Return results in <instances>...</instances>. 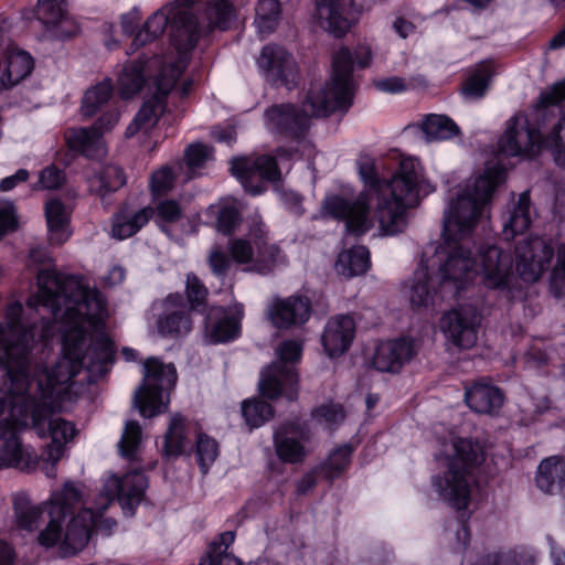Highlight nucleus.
<instances>
[{
	"mask_svg": "<svg viewBox=\"0 0 565 565\" xmlns=\"http://www.w3.org/2000/svg\"><path fill=\"white\" fill-rule=\"evenodd\" d=\"M447 470L434 479L439 495L457 510L468 508L473 470L484 460L482 447L468 438L454 437L444 444Z\"/></svg>",
	"mask_w": 565,
	"mask_h": 565,
	"instance_id": "6e6552de",
	"label": "nucleus"
},
{
	"mask_svg": "<svg viewBox=\"0 0 565 565\" xmlns=\"http://www.w3.org/2000/svg\"><path fill=\"white\" fill-rule=\"evenodd\" d=\"M64 181V171L55 166H49L41 170L39 174V181L33 184L32 189L35 191L55 190L62 186Z\"/></svg>",
	"mask_w": 565,
	"mask_h": 565,
	"instance_id": "4d7b16f0",
	"label": "nucleus"
},
{
	"mask_svg": "<svg viewBox=\"0 0 565 565\" xmlns=\"http://www.w3.org/2000/svg\"><path fill=\"white\" fill-rule=\"evenodd\" d=\"M375 87L384 93L397 94L407 89L406 79L399 76H391L379 79L374 83Z\"/></svg>",
	"mask_w": 565,
	"mask_h": 565,
	"instance_id": "e2e57ef3",
	"label": "nucleus"
},
{
	"mask_svg": "<svg viewBox=\"0 0 565 565\" xmlns=\"http://www.w3.org/2000/svg\"><path fill=\"white\" fill-rule=\"evenodd\" d=\"M140 441V425L138 424V422L135 420L127 422L120 441L118 444L121 456L129 460H134L137 456Z\"/></svg>",
	"mask_w": 565,
	"mask_h": 565,
	"instance_id": "603ef678",
	"label": "nucleus"
},
{
	"mask_svg": "<svg viewBox=\"0 0 565 565\" xmlns=\"http://www.w3.org/2000/svg\"><path fill=\"white\" fill-rule=\"evenodd\" d=\"M152 216L151 207H143L134 213L120 211L113 216L111 236L119 241L129 238L147 225Z\"/></svg>",
	"mask_w": 565,
	"mask_h": 565,
	"instance_id": "e433bc0d",
	"label": "nucleus"
},
{
	"mask_svg": "<svg viewBox=\"0 0 565 565\" xmlns=\"http://www.w3.org/2000/svg\"><path fill=\"white\" fill-rule=\"evenodd\" d=\"M479 256L482 284L512 298L516 278L511 255L495 245H488L480 248Z\"/></svg>",
	"mask_w": 565,
	"mask_h": 565,
	"instance_id": "f3484780",
	"label": "nucleus"
},
{
	"mask_svg": "<svg viewBox=\"0 0 565 565\" xmlns=\"http://www.w3.org/2000/svg\"><path fill=\"white\" fill-rule=\"evenodd\" d=\"M66 142L72 150L90 159H102L107 149L102 134L93 125L90 128H72L66 132Z\"/></svg>",
	"mask_w": 565,
	"mask_h": 565,
	"instance_id": "2f4dec72",
	"label": "nucleus"
},
{
	"mask_svg": "<svg viewBox=\"0 0 565 565\" xmlns=\"http://www.w3.org/2000/svg\"><path fill=\"white\" fill-rule=\"evenodd\" d=\"M195 456L202 473H207L209 468L218 456L217 441L206 434H199L195 445Z\"/></svg>",
	"mask_w": 565,
	"mask_h": 565,
	"instance_id": "3c124183",
	"label": "nucleus"
},
{
	"mask_svg": "<svg viewBox=\"0 0 565 565\" xmlns=\"http://www.w3.org/2000/svg\"><path fill=\"white\" fill-rule=\"evenodd\" d=\"M15 556L14 548L6 541L0 540V565H13Z\"/></svg>",
	"mask_w": 565,
	"mask_h": 565,
	"instance_id": "774afa93",
	"label": "nucleus"
},
{
	"mask_svg": "<svg viewBox=\"0 0 565 565\" xmlns=\"http://www.w3.org/2000/svg\"><path fill=\"white\" fill-rule=\"evenodd\" d=\"M175 62L172 61L169 64L162 61L160 56H153L147 61H139L128 63L124 66L122 71L118 75L117 84L118 90L122 98H130L141 90L143 87L146 79L150 78L148 74L151 68H159L157 75H159L162 70H166V76L170 75L171 65Z\"/></svg>",
	"mask_w": 565,
	"mask_h": 565,
	"instance_id": "a878e982",
	"label": "nucleus"
},
{
	"mask_svg": "<svg viewBox=\"0 0 565 565\" xmlns=\"http://www.w3.org/2000/svg\"><path fill=\"white\" fill-rule=\"evenodd\" d=\"M210 158L211 149L203 143L191 145L185 151V162L193 174L195 170L202 168Z\"/></svg>",
	"mask_w": 565,
	"mask_h": 565,
	"instance_id": "052dcab7",
	"label": "nucleus"
},
{
	"mask_svg": "<svg viewBox=\"0 0 565 565\" xmlns=\"http://www.w3.org/2000/svg\"><path fill=\"white\" fill-rule=\"evenodd\" d=\"M185 419L175 414L168 425L162 447V455L166 458H178L184 454L188 441L184 435Z\"/></svg>",
	"mask_w": 565,
	"mask_h": 565,
	"instance_id": "a19ab883",
	"label": "nucleus"
},
{
	"mask_svg": "<svg viewBox=\"0 0 565 565\" xmlns=\"http://www.w3.org/2000/svg\"><path fill=\"white\" fill-rule=\"evenodd\" d=\"M353 57L348 47H341L332 56V76L323 87L311 88L301 108L280 104L265 111L267 127L286 138L299 140L309 129L311 117H324L334 111H347L354 96Z\"/></svg>",
	"mask_w": 565,
	"mask_h": 565,
	"instance_id": "20e7f679",
	"label": "nucleus"
},
{
	"mask_svg": "<svg viewBox=\"0 0 565 565\" xmlns=\"http://www.w3.org/2000/svg\"><path fill=\"white\" fill-rule=\"evenodd\" d=\"M504 180L503 167H487L482 174L469 180L465 190L450 200L444 215V243L436 249L439 260L438 276L443 288L451 285L459 291L478 273L468 237L486 214L495 189Z\"/></svg>",
	"mask_w": 565,
	"mask_h": 565,
	"instance_id": "7ed1b4c3",
	"label": "nucleus"
},
{
	"mask_svg": "<svg viewBox=\"0 0 565 565\" xmlns=\"http://www.w3.org/2000/svg\"><path fill=\"white\" fill-rule=\"evenodd\" d=\"M227 249L231 257L218 245L207 256L210 269L218 278L227 275L232 260L245 266L244 271L259 275H267L286 263V255L279 245L270 241L269 230L258 214L248 218L246 236L231 239Z\"/></svg>",
	"mask_w": 565,
	"mask_h": 565,
	"instance_id": "0eeeda50",
	"label": "nucleus"
},
{
	"mask_svg": "<svg viewBox=\"0 0 565 565\" xmlns=\"http://www.w3.org/2000/svg\"><path fill=\"white\" fill-rule=\"evenodd\" d=\"M163 312L157 321V328L162 337L178 339L185 337L192 330L190 308L181 294H170L163 301Z\"/></svg>",
	"mask_w": 565,
	"mask_h": 565,
	"instance_id": "b1692460",
	"label": "nucleus"
},
{
	"mask_svg": "<svg viewBox=\"0 0 565 565\" xmlns=\"http://www.w3.org/2000/svg\"><path fill=\"white\" fill-rule=\"evenodd\" d=\"M113 96L111 79L106 78L89 88L82 100L81 111L84 117H93Z\"/></svg>",
	"mask_w": 565,
	"mask_h": 565,
	"instance_id": "49530a36",
	"label": "nucleus"
},
{
	"mask_svg": "<svg viewBox=\"0 0 565 565\" xmlns=\"http://www.w3.org/2000/svg\"><path fill=\"white\" fill-rule=\"evenodd\" d=\"M465 401L469 408L478 414H493L503 405V393L497 386L476 382L466 387Z\"/></svg>",
	"mask_w": 565,
	"mask_h": 565,
	"instance_id": "c756f323",
	"label": "nucleus"
},
{
	"mask_svg": "<svg viewBox=\"0 0 565 565\" xmlns=\"http://www.w3.org/2000/svg\"><path fill=\"white\" fill-rule=\"evenodd\" d=\"M416 354L412 340L402 338L381 343L374 353L373 365L380 372H398Z\"/></svg>",
	"mask_w": 565,
	"mask_h": 565,
	"instance_id": "cd10ccee",
	"label": "nucleus"
},
{
	"mask_svg": "<svg viewBox=\"0 0 565 565\" xmlns=\"http://www.w3.org/2000/svg\"><path fill=\"white\" fill-rule=\"evenodd\" d=\"M170 25L175 30L173 44L178 51L177 56L168 55L161 57L166 64L177 62L180 56H188L199 40L198 21L192 12L186 8H174L171 3L167 4L153 12L145 22L132 40L130 50L127 54L135 53L139 47L153 42L160 38Z\"/></svg>",
	"mask_w": 565,
	"mask_h": 565,
	"instance_id": "9d476101",
	"label": "nucleus"
},
{
	"mask_svg": "<svg viewBox=\"0 0 565 565\" xmlns=\"http://www.w3.org/2000/svg\"><path fill=\"white\" fill-rule=\"evenodd\" d=\"M359 174L365 189L350 196L349 190L340 194H327L321 204V214L343 221L349 234L361 236L373 226L371 209L376 202L374 217L382 235L393 236L407 226V210L415 207L422 196L435 189L424 179L423 167L415 158H403L396 174L385 181L379 178L373 163L359 166Z\"/></svg>",
	"mask_w": 565,
	"mask_h": 565,
	"instance_id": "f03ea898",
	"label": "nucleus"
},
{
	"mask_svg": "<svg viewBox=\"0 0 565 565\" xmlns=\"http://www.w3.org/2000/svg\"><path fill=\"white\" fill-rule=\"evenodd\" d=\"M152 211L157 216V221L161 224L177 223L183 216V209L180 202L172 199H164L159 201Z\"/></svg>",
	"mask_w": 565,
	"mask_h": 565,
	"instance_id": "6e6d98bb",
	"label": "nucleus"
},
{
	"mask_svg": "<svg viewBox=\"0 0 565 565\" xmlns=\"http://www.w3.org/2000/svg\"><path fill=\"white\" fill-rule=\"evenodd\" d=\"M206 214L209 217L214 218L216 231L223 235H232L242 222L239 203L232 198L211 204L206 210Z\"/></svg>",
	"mask_w": 565,
	"mask_h": 565,
	"instance_id": "473e14b6",
	"label": "nucleus"
},
{
	"mask_svg": "<svg viewBox=\"0 0 565 565\" xmlns=\"http://www.w3.org/2000/svg\"><path fill=\"white\" fill-rule=\"evenodd\" d=\"M36 278L39 303L64 324L62 354L50 366L35 363L34 383L21 372L13 373L10 390L15 394L29 390L32 427L40 438H51L43 450L44 470L49 478H55L56 463L78 433L73 422L56 413L70 411L86 392L84 383L74 381L83 367L95 374L108 371L115 347L105 333L92 338L85 329L86 323L99 329L107 317V301L98 289L86 286L79 276L53 269L40 270Z\"/></svg>",
	"mask_w": 565,
	"mask_h": 565,
	"instance_id": "f257e3e1",
	"label": "nucleus"
},
{
	"mask_svg": "<svg viewBox=\"0 0 565 565\" xmlns=\"http://www.w3.org/2000/svg\"><path fill=\"white\" fill-rule=\"evenodd\" d=\"M28 426L25 403L13 404L9 417L0 420V469L15 468L32 471L36 468L39 458L32 447H24L19 434Z\"/></svg>",
	"mask_w": 565,
	"mask_h": 565,
	"instance_id": "ddd939ff",
	"label": "nucleus"
},
{
	"mask_svg": "<svg viewBox=\"0 0 565 565\" xmlns=\"http://www.w3.org/2000/svg\"><path fill=\"white\" fill-rule=\"evenodd\" d=\"M536 487L550 495H559L565 508V459L551 456L543 459L535 473Z\"/></svg>",
	"mask_w": 565,
	"mask_h": 565,
	"instance_id": "c85d7f7f",
	"label": "nucleus"
},
{
	"mask_svg": "<svg viewBox=\"0 0 565 565\" xmlns=\"http://www.w3.org/2000/svg\"><path fill=\"white\" fill-rule=\"evenodd\" d=\"M505 552H493L479 557L473 565H508Z\"/></svg>",
	"mask_w": 565,
	"mask_h": 565,
	"instance_id": "338daca9",
	"label": "nucleus"
},
{
	"mask_svg": "<svg viewBox=\"0 0 565 565\" xmlns=\"http://www.w3.org/2000/svg\"><path fill=\"white\" fill-rule=\"evenodd\" d=\"M206 15L211 25L225 31L231 26L235 10L230 0H206Z\"/></svg>",
	"mask_w": 565,
	"mask_h": 565,
	"instance_id": "09e8293b",
	"label": "nucleus"
},
{
	"mask_svg": "<svg viewBox=\"0 0 565 565\" xmlns=\"http://www.w3.org/2000/svg\"><path fill=\"white\" fill-rule=\"evenodd\" d=\"M316 14L320 25L335 38L343 36L350 29L339 0H316Z\"/></svg>",
	"mask_w": 565,
	"mask_h": 565,
	"instance_id": "f704fd0d",
	"label": "nucleus"
},
{
	"mask_svg": "<svg viewBox=\"0 0 565 565\" xmlns=\"http://www.w3.org/2000/svg\"><path fill=\"white\" fill-rule=\"evenodd\" d=\"M481 320L482 316L476 307L461 305L443 315L440 329L448 342L468 350L477 343Z\"/></svg>",
	"mask_w": 565,
	"mask_h": 565,
	"instance_id": "a211bd4d",
	"label": "nucleus"
},
{
	"mask_svg": "<svg viewBox=\"0 0 565 565\" xmlns=\"http://www.w3.org/2000/svg\"><path fill=\"white\" fill-rule=\"evenodd\" d=\"M120 113L118 109H110L103 114L95 122V128L103 135L110 131L119 121Z\"/></svg>",
	"mask_w": 565,
	"mask_h": 565,
	"instance_id": "0e129e2a",
	"label": "nucleus"
},
{
	"mask_svg": "<svg viewBox=\"0 0 565 565\" xmlns=\"http://www.w3.org/2000/svg\"><path fill=\"white\" fill-rule=\"evenodd\" d=\"M85 181L89 194L98 198L103 205H109V196L126 184L127 178L121 167L107 163L88 169Z\"/></svg>",
	"mask_w": 565,
	"mask_h": 565,
	"instance_id": "393cba45",
	"label": "nucleus"
},
{
	"mask_svg": "<svg viewBox=\"0 0 565 565\" xmlns=\"http://www.w3.org/2000/svg\"><path fill=\"white\" fill-rule=\"evenodd\" d=\"M30 173L26 169H19L14 174L6 177L0 182V191L7 192L14 189L18 184L26 182Z\"/></svg>",
	"mask_w": 565,
	"mask_h": 565,
	"instance_id": "69168bd1",
	"label": "nucleus"
},
{
	"mask_svg": "<svg viewBox=\"0 0 565 565\" xmlns=\"http://www.w3.org/2000/svg\"><path fill=\"white\" fill-rule=\"evenodd\" d=\"M281 8L278 0H259L256 7L255 25L262 38L273 33L280 20Z\"/></svg>",
	"mask_w": 565,
	"mask_h": 565,
	"instance_id": "a18cd8bd",
	"label": "nucleus"
},
{
	"mask_svg": "<svg viewBox=\"0 0 565 565\" xmlns=\"http://www.w3.org/2000/svg\"><path fill=\"white\" fill-rule=\"evenodd\" d=\"M185 294L189 301L188 307L191 311L205 303L209 290L194 273H189L185 281Z\"/></svg>",
	"mask_w": 565,
	"mask_h": 565,
	"instance_id": "5fc2aeb1",
	"label": "nucleus"
},
{
	"mask_svg": "<svg viewBox=\"0 0 565 565\" xmlns=\"http://www.w3.org/2000/svg\"><path fill=\"white\" fill-rule=\"evenodd\" d=\"M266 315L275 328L289 329L309 320L311 302L308 297L300 295H291L286 298L276 296L268 303Z\"/></svg>",
	"mask_w": 565,
	"mask_h": 565,
	"instance_id": "5701e85b",
	"label": "nucleus"
},
{
	"mask_svg": "<svg viewBox=\"0 0 565 565\" xmlns=\"http://www.w3.org/2000/svg\"><path fill=\"white\" fill-rule=\"evenodd\" d=\"M23 307L14 301L7 306L4 323H0V366L7 370V379L3 383V392L7 398L0 397V417L10 416L12 405L25 403L26 415L30 408L29 390L15 394L11 392V375L22 373L29 383H34V365L30 362L29 355L34 342V326L26 324L23 319Z\"/></svg>",
	"mask_w": 565,
	"mask_h": 565,
	"instance_id": "423d86ee",
	"label": "nucleus"
},
{
	"mask_svg": "<svg viewBox=\"0 0 565 565\" xmlns=\"http://www.w3.org/2000/svg\"><path fill=\"white\" fill-rule=\"evenodd\" d=\"M554 249L541 237H530L515 247L516 270L522 280L535 282L551 265Z\"/></svg>",
	"mask_w": 565,
	"mask_h": 565,
	"instance_id": "412c9836",
	"label": "nucleus"
},
{
	"mask_svg": "<svg viewBox=\"0 0 565 565\" xmlns=\"http://www.w3.org/2000/svg\"><path fill=\"white\" fill-rule=\"evenodd\" d=\"M260 75L271 86L292 89L298 82V67L294 56L278 44L265 45L256 58Z\"/></svg>",
	"mask_w": 565,
	"mask_h": 565,
	"instance_id": "aec40b11",
	"label": "nucleus"
},
{
	"mask_svg": "<svg viewBox=\"0 0 565 565\" xmlns=\"http://www.w3.org/2000/svg\"><path fill=\"white\" fill-rule=\"evenodd\" d=\"M493 76V63L484 61L478 64L463 82L461 93L467 99H480L489 88Z\"/></svg>",
	"mask_w": 565,
	"mask_h": 565,
	"instance_id": "ea45409f",
	"label": "nucleus"
},
{
	"mask_svg": "<svg viewBox=\"0 0 565 565\" xmlns=\"http://www.w3.org/2000/svg\"><path fill=\"white\" fill-rule=\"evenodd\" d=\"M178 380L175 366L150 356L143 362V383L136 391L134 404L143 417L151 418L167 409L169 392Z\"/></svg>",
	"mask_w": 565,
	"mask_h": 565,
	"instance_id": "f8f14e48",
	"label": "nucleus"
},
{
	"mask_svg": "<svg viewBox=\"0 0 565 565\" xmlns=\"http://www.w3.org/2000/svg\"><path fill=\"white\" fill-rule=\"evenodd\" d=\"M355 335V321L350 315L330 318L321 335L324 352L338 358L349 350Z\"/></svg>",
	"mask_w": 565,
	"mask_h": 565,
	"instance_id": "bb28decb",
	"label": "nucleus"
},
{
	"mask_svg": "<svg viewBox=\"0 0 565 565\" xmlns=\"http://www.w3.org/2000/svg\"><path fill=\"white\" fill-rule=\"evenodd\" d=\"M174 174L171 168L164 166L151 174L150 190L153 195H163L172 190Z\"/></svg>",
	"mask_w": 565,
	"mask_h": 565,
	"instance_id": "bf43d9fd",
	"label": "nucleus"
},
{
	"mask_svg": "<svg viewBox=\"0 0 565 565\" xmlns=\"http://www.w3.org/2000/svg\"><path fill=\"white\" fill-rule=\"evenodd\" d=\"M33 67V57L28 52L9 51L6 67L0 75V88H12L29 76Z\"/></svg>",
	"mask_w": 565,
	"mask_h": 565,
	"instance_id": "c9c22d12",
	"label": "nucleus"
},
{
	"mask_svg": "<svg viewBox=\"0 0 565 565\" xmlns=\"http://www.w3.org/2000/svg\"><path fill=\"white\" fill-rule=\"evenodd\" d=\"M278 361L264 367L259 377V391L267 398L275 399L285 396L296 401L299 393V376L295 364L300 361L302 343L297 340H286L276 349Z\"/></svg>",
	"mask_w": 565,
	"mask_h": 565,
	"instance_id": "9b49d317",
	"label": "nucleus"
},
{
	"mask_svg": "<svg viewBox=\"0 0 565 565\" xmlns=\"http://www.w3.org/2000/svg\"><path fill=\"white\" fill-rule=\"evenodd\" d=\"M14 529L28 534L34 533L40 524L42 514L49 512V500L33 504L25 493H17L12 499Z\"/></svg>",
	"mask_w": 565,
	"mask_h": 565,
	"instance_id": "7c9ffc66",
	"label": "nucleus"
},
{
	"mask_svg": "<svg viewBox=\"0 0 565 565\" xmlns=\"http://www.w3.org/2000/svg\"><path fill=\"white\" fill-rule=\"evenodd\" d=\"M420 128L428 140H447L460 135L459 126L446 115H426Z\"/></svg>",
	"mask_w": 565,
	"mask_h": 565,
	"instance_id": "79ce46f5",
	"label": "nucleus"
},
{
	"mask_svg": "<svg viewBox=\"0 0 565 565\" xmlns=\"http://www.w3.org/2000/svg\"><path fill=\"white\" fill-rule=\"evenodd\" d=\"M242 415L250 429L263 426L273 418L274 408L271 404L262 398L245 399L242 403Z\"/></svg>",
	"mask_w": 565,
	"mask_h": 565,
	"instance_id": "de8ad7c7",
	"label": "nucleus"
},
{
	"mask_svg": "<svg viewBox=\"0 0 565 565\" xmlns=\"http://www.w3.org/2000/svg\"><path fill=\"white\" fill-rule=\"evenodd\" d=\"M149 486L148 478L138 470L127 472L122 477L116 475L106 479L97 497L95 509L84 508L67 523L63 550L65 554H75L88 543L94 529L105 530L107 534L116 526L113 519H103V513L118 500L124 512L128 515L135 513Z\"/></svg>",
	"mask_w": 565,
	"mask_h": 565,
	"instance_id": "39448f33",
	"label": "nucleus"
},
{
	"mask_svg": "<svg viewBox=\"0 0 565 565\" xmlns=\"http://www.w3.org/2000/svg\"><path fill=\"white\" fill-rule=\"evenodd\" d=\"M354 448L350 444H343L334 448L324 462L317 470L328 480L332 481L349 467Z\"/></svg>",
	"mask_w": 565,
	"mask_h": 565,
	"instance_id": "c03bdc74",
	"label": "nucleus"
},
{
	"mask_svg": "<svg viewBox=\"0 0 565 565\" xmlns=\"http://www.w3.org/2000/svg\"><path fill=\"white\" fill-rule=\"evenodd\" d=\"M541 125L532 122L525 113L513 115L507 120L504 132L498 141L500 153L531 159L548 149L555 163L565 167V116L545 138L541 135Z\"/></svg>",
	"mask_w": 565,
	"mask_h": 565,
	"instance_id": "1a4fd4ad",
	"label": "nucleus"
},
{
	"mask_svg": "<svg viewBox=\"0 0 565 565\" xmlns=\"http://www.w3.org/2000/svg\"><path fill=\"white\" fill-rule=\"evenodd\" d=\"M532 222L530 191L519 195L518 202L509 212L503 223L502 236L505 241L514 239L529 230Z\"/></svg>",
	"mask_w": 565,
	"mask_h": 565,
	"instance_id": "72a5a7b5",
	"label": "nucleus"
},
{
	"mask_svg": "<svg viewBox=\"0 0 565 565\" xmlns=\"http://www.w3.org/2000/svg\"><path fill=\"white\" fill-rule=\"evenodd\" d=\"M186 66L188 57L180 56L178 61L171 65L169 76H166L164 68L159 75L153 76V96L143 103L134 120L127 127L125 132L126 138H131L138 132L148 134L157 125L160 116L164 113L167 95L174 87L178 78Z\"/></svg>",
	"mask_w": 565,
	"mask_h": 565,
	"instance_id": "4468645a",
	"label": "nucleus"
},
{
	"mask_svg": "<svg viewBox=\"0 0 565 565\" xmlns=\"http://www.w3.org/2000/svg\"><path fill=\"white\" fill-rule=\"evenodd\" d=\"M231 171L245 191L252 195L262 194L266 190L264 181L278 182L281 180L277 159L270 154L256 158H235L232 160Z\"/></svg>",
	"mask_w": 565,
	"mask_h": 565,
	"instance_id": "2eb2a0df",
	"label": "nucleus"
},
{
	"mask_svg": "<svg viewBox=\"0 0 565 565\" xmlns=\"http://www.w3.org/2000/svg\"><path fill=\"white\" fill-rule=\"evenodd\" d=\"M370 252L365 246H353L338 255L337 271L345 277H354L366 273L370 268Z\"/></svg>",
	"mask_w": 565,
	"mask_h": 565,
	"instance_id": "58836bf2",
	"label": "nucleus"
},
{
	"mask_svg": "<svg viewBox=\"0 0 565 565\" xmlns=\"http://www.w3.org/2000/svg\"><path fill=\"white\" fill-rule=\"evenodd\" d=\"M45 217L51 242L63 244L70 237L67 230L70 213L64 203L57 199L46 202Z\"/></svg>",
	"mask_w": 565,
	"mask_h": 565,
	"instance_id": "4c0bfd02",
	"label": "nucleus"
},
{
	"mask_svg": "<svg viewBox=\"0 0 565 565\" xmlns=\"http://www.w3.org/2000/svg\"><path fill=\"white\" fill-rule=\"evenodd\" d=\"M565 102V78L558 83H555L548 89L542 92L539 96L536 104L534 105V111L540 113L541 110L558 105Z\"/></svg>",
	"mask_w": 565,
	"mask_h": 565,
	"instance_id": "13d9d810",
	"label": "nucleus"
},
{
	"mask_svg": "<svg viewBox=\"0 0 565 565\" xmlns=\"http://www.w3.org/2000/svg\"><path fill=\"white\" fill-rule=\"evenodd\" d=\"M64 0H38V20L47 29L58 25L65 19Z\"/></svg>",
	"mask_w": 565,
	"mask_h": 565,
	"instance_id": "8fccbe9b",
	"label": "nucleus"
},
{
	"mask_svg": "<svg viewBox=\"0 0 565 565\" xmlns=\"http://www.w3.org/2000/svg\"><path fill=\"white\" fill-rule=\"evenodd\" d=\"M508 565H535L536 554L532 548L519 546L507 551Z\"/></svg>",
	"mask_w": 565,
	"mask_h": 565,
	"instance_id": "680f3d73",
	"label": "nucleus"
},
{
	"mask_svg": "<svg viewBox=\"0 0 565 565\" xmlns=\"http://www.w3.org/2000/svg\"><path fill=\"white\" fill-rule=\"evenodd\" d=\"M273 441L277 457L285 463H302L311 452L310 428L306 422L298 418L286 420L277 426Z\"/></svg>",
	"mask_w": 565,
	"mask_h": 565,
	"instance_id": "dca6fc26",
	"label": "nucleus"
},
{
	"mask_svg": "<svg viewBox=\"0 0 565 565\" xmlns=\"http://www.w3.org/2000/svg\"><path fill=\"white\" fill-rule=\"evenodd\" d=\"M436 289L431 286V278L428 275V268L423 263L414 273L413 284L411 286L409 300L415 307H427L434 303Z\"/></svg>",
	"mask_w": 565,
	"mask_h": 565,
	"instance_id": "37998d69",
	"label": "nucleus"
},
{
	"mask_svg": "<svg viewBox=\"0 0 565 565\" xmlns=\"http://www.w3.org/2000/svg\"><path fill=\"white\" fill-rule=\"evenodd\" d=\"M311 416L319 423H324L329 428H332L344 420L345 412L341 404L329 402L313 408Z\"/></svg>",
	"mask_w": 565,
	"mask_h": 565,
	"instance_id": "864d4df0",
	"label": "nucleus"
},
{
	"mask_svg": "<svg viewBox=\"0 0 565 565\" xmlns=\"http://www.w3.org/2000/svg\"><path fill=\"white\" fill-rule=\"evenodd\" d=\"M82 498L81 487L72 481H66L61 490L52 492L47 512L50 521L36 537L41 546L52 547L62 539V523Z\"/></svg>",
	"mask_w": 565,
	"mask_h": 565,
	"instance_id": "6ab92c4d",
	"label": "nucleus"
},
{
	"mask_svg": "<svg viewBox=\"0 0 565 565\" xmlns=\"http://www.w3.org/2000/svg\"><path fill=\"white\" fill-rule=\"evenodd\" d=\"M243 317L244 310L241 305L211 307L204 324L206 341L218 344L236 340L241 335Z\"/></svg>",
	"mask_w": 565,
	"mask_h": 565,
	"instance_id": "4be33fe9",
	"label": "nucleus"
}]
</instances>
